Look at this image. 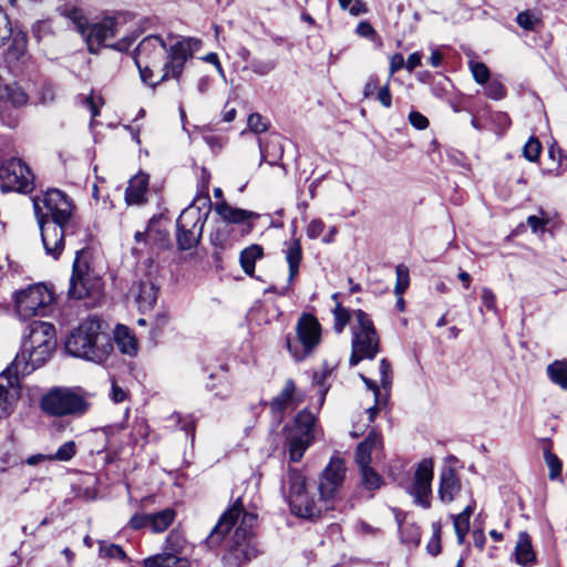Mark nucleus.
Wrapping results in <instances>:
<instances>
[{
  "mask_svg": "<svg viewBox=\"0 0 567 567\" xmlns=\"http://www.w3.org/2000/svg\"><path fill=\"white\" fill-rule=\"evenodd\" d=\"M168 40L148 35L135 50L134 60L141 79L153 87L169 79H179L186 62L202 48L197 38L169 35Z\"/></svg>",
  "mask_w": 567,
  "mask_h": 567,
  "instance_id": "1",
  "label": "nucleus"
},
{
  "mask_svg": "<svg viewBox=\"0 0 567 567\" xmlns=\"http://www.w3.org/2000/svg\"><path fill=\"white\" fill-rule=\"evenodd\" d=\"M256 522L257 515L245 512L239 498L220 517L210 533L212 542H218L233 526L237 525L223 557L225 567H241L258 556L259 549L254 533Z\"/></svg>",
  "mask_w": 567,
  "mask_h": 567,
  "instance_id": "2",
  "label": "nucleus"
},
{
  "mask_svg": "<svg viewBox=\"0 0 567 567\" xmlns=\"http://www.w3.org/2000/svg\"><path fill=\"white\" fill-rule=\"evenodd\" d=\"M41 238L47 255L56 259L64 247V236L71 227L73 205L60 189H49L42 198L33 199Z\"/></svg>",
  "mask_w": 567,
  "mask_h": 567,
  "instance_id": "3",
  "label": "nucleus"
},
{
  "mask_svg": "<svg viewBox=\"0 0 567 567\" xmlns=\"http://www.w3.org/2000/svg\"><path fill=\"white\" fill-rule=\"evenodd\" d=\"M28 329L21 351L9 365V372L30 374L50 358L55 348V329L52 323L33 321Z\"/></svg>",
  "mask_w": 567,
  "mask_h": 567,
  "instance_id": "4",
  "label": "nucleus"
},
{
  "mask_svg": "<svg viewBox=\"0 0 567 567\" xmlns=\"http://www.w3.org/2000/svg\"><path fill=\"white\" fill-rule=\"evenodd\" d=\"M65 350L74 357L103 362L113 350L107 334L101 332L100 322L85 320L65 340Z\"/></svg>",
  "mask_w": 567,
  "mask_h": 567,
  "instance_id": "5",
  "label": "nucleus"
},
{
  "mask_svg": "<svg viewBox=\"0 0 567 567\" xmlns=\"http://www.w3.org/2000/svg\"><path fill=\"white\" fill-rule=\"evenodd\" d=\"M125 24V17L123 14H117L115 17H106L100 22L87 25L83 37L86 40L89 51L96 53L102 44L116 37H120V39L116 42L109 44V47L117 51L128 50L136 37L128 34Z\"/></svg>",
  "mask_w": 567,
  "mask_h": 567,
  "instance_id": "6",
  "label": "nucleus"
},
{
  "mask_svg": "<svg viewBox=\"0 0 567 567\" xmlns=\"http://www.w3.org/2000/svg\"><path fill=\"white\" fill-rule=\"evenodd\" d=\"M351 355L349 364L355 367L362 360H372L380 351V338L370 317L363 310L353 312Z\"/></svg>",
  "mask_w": 567,
  "mask_h": 567,
  "instance_id": "7",
  "label": "nucleus"
},
{
  "mask_svg": "<svg viewBox=\"0 0 567 567\" xmlns=\"http://www.w3.org/2000/svg\"><path fill=\"white\" fill-rule=\"evenodd\" d=\"M281 491L291 507V512L297 516L312 518L321 513L313 497L309 495L306 477L300 471L296 468L288 471L282 481Z\"/></svg>",
  "mask_w": 567,
  "mask_h": 567,
  "instance_id": "8",
  "label": "nucleus"
},
{
  "mask_svg": "<svg viewBox=\"0 0 567 567\" xmlns=\"http://www.w3.org/2000/svg\"><path fill=\"white\" fill-rule=\"evenodd\" d=\"M297 341L287 338V348L292 358L300 362L311 355L321 342V324L310 313H302L296 323Z\"/></svg>",
  "mask_w": 567,
  "mask_h": 567,
  "instance_id": "9",
  "label": "nucleus"
},
{
  "mask_svg": "<svg viewBox=\"0 0 567 567\" xmlns=\"http://www.w3.org/2000/svg\"><path fill=\"white\" fill-rule=\"evenodd\" d=\"M53 300V292L45 285H32L17 292L16 312L22 320L44 317L51 312Z\"/></svg>",
  "mask_w": 567,
  "mask_h": 567,
  "instance_id": "10",
  "label": "nucleus"
},
{
  "mask_svg": "<svg viewBox=\"0 0 567 567\" xmlns=\"http://www.w3.org/2000/svg\"><path fill=\"white\" fill-rule=\"evenodd\" d=\"M316 416L308 410L297 414L293 425L287 431V445L291 462H299L315 440Z\"/></svg>",
  "mask_w": 567,
  "mask_h": 567,
  "instance_id": "11",
  "label": "nucleus"
},
{
  "mask_svg": "<svg viewBox=\"0 0 567 567\" xmlns=\"http://www.w3.org/2000/svg\"><path fill=\"white\" fill-rule=\"evenodd\" d=\"M34 186V176L25 163L17 157L0 163V189L3 193H30Z\"/></svg>",
  "mask_w": 567,
  "mask_h": 567,
  "instance_id": "12",
  "label": "nucleus"
},
{
  "mask_svg": "<svg viewBox=\"0 0 567 567\" xmlns=\"http://www.w3.org/2000/svg\"><path fill=\"white\" fill-rule=\"evenodd\" d=\"M86 255L87 252L84 250L76 251L68 291L70 298L83 299L92 295L99 287V278L90 268Z\"/></svg>",
  "mask_w": 567,
  "mask_h": 567,
  "instance_id": "13",
  "label": "nucleus"
},
{
  "mask_svg": "<svg viewBox=\"0 0 567 567\" xmlns=\"http://www.w3.org/2000/svg\"><path fill=\"white\" fill-rule=\"evenodd\" d=\"M42 409L56 416L82 414L86 411L87 403L70 389H54L42 399Z\"/></svg>",
  "mask_w": 567,
  "mask_h": 567,
  "instance_id": "14",
  "label": "nucleus"
},
{
  "mask_svg": "<svg viewBox=\"0 0 567 567\" xmlns=\"http://www.w3.org/2000/svg\"><path fill=\"white\" fill-rule=\"evenodd\" d=\"M433 477V461L424 458L416 465L412 484L408 488V493L413 497L414 504L425 509L431 507Z\"/></svg>",
  "mask_w": 567,
  "mask_h": 567,
  "instance_id": "15",
  "label": "nucleus"
},
{
  "mask_svg": "<svg viewBox=\"0 0 567 567\" xmlns=\"http://www.w3.org/2000/svg\"><path fill=\"white\" fill-rule=\"evenodd\" d=\"M346 471V464L342 458L338 456L330 458L319 480L318 489L322 501H331L339 494L344 482Z\"/></svg>",
  "mask_w": 567,
  "mask_h": 567,
  "instance_id": "16",
  "label": "nucleus"
},
{
  "mask_svg": "<svg viewBox=\"0 0 567 567\" xmlns=\"http://www.w3.org/2000/svg\"><path fill=\"white\" fill-rule=\"evenodd\" d=\"M22 373L9 372V367L0 373V420L10 416L20 400Z\"/></svg>",
  "mask_w": 567,
  "mask_h": 567,
  "instance_id": "17",
  "label": "nucleus"
},
{
  "mask_svg": "<svg viewBox=\"0 0 567 567\" xmlns=\"http://www.w3.org/2000/svg\"><path fill=\"white\" fill-rule=\"evenodd\" d=\"M360 378L364 382L367 388L369 390H371L373 392V394H374L375 403H374L373 406L368 409L369 420L373 421L374 416L378 413V411L381 408H383L386 404V401H388L389 390H390V386H391V383H392L391 364H390V362L386 359H382L380 361V379H381L380 381H381V385H382V388L384 390V394L381 393L378 384L373 380L367 378L363 374H360Z\"/></svg>",
  "mask_w": 567,
  "mask_h": 567,
  "instance_id": "18",
  "label": "nucleus"
},
{
  "mask_svg": "<svg viewBox=\"0 0 567 567\" xmlns=\"http://www.w3.org/2000/svg\"><path fill=\"white\" fill-rule=\"evenodd\" d=\"M157 290L153 279L147 275L134 281L128 293L134 298L138 310L145 312L153 309L157 299Z\"/></svg>",
  "mask_w": 567,
  "mask_h": 567,
  "instance_id": "19",
  "label": "nucleus"
},
{
  "mask_svg": "<svg viewBox=\"0 0 567 567\" xmlns=\"http://www.w3.org/2000/svg\"><path fill=\"white\" fill-rule=\"evenodd\" d=\"M303 398V393L297 389L295 382L288 379L282 390L272 399L270 403L271 411L281 416L285 412L297 409Z\"/></svg>",
  "mask_w": 567,
  "mask_h": 567,
  "instance_id": "20",
  "label": "nucleus"
},
{
  "mask_svg": "<svg viewBox=\"0 0 567 567\" xmlns=\"http://www.w3.org/2000/svg\"><path fill=\"white\" fill-rule=\"evenodd\" d=\"M209 241L215 248L214 260L216 262L221 261V251L231 248L234 245V227L227 223L218 221L209 234Z\"/></svg>",
  "mask_w": 567,
  "mask_h": 567,
  "instance_id": "21",
  "label": "nucleus"
},
{
  "mask_svg": "<svg viewBox=\"0 0 567 567\" xmlns=\"http://www.w3.org/2000/svg\"><path fill=\"white\" fill-rule=\"evenodd\" d=\"M462 491V484L454 470L446 467L440 473L439 497L442 503L455 501Z\"/></svg>",
  "mask_w": 567,
  "mask_h": 567,
  "instance_id": "22",
  "label": "nucleus"
},
{
  "mask_svg": "<svg viewBox=\"0 0 567 567\" xmlns=\"http://www.w3.org/2000/svg\"><path fill=\"white\" fill-rule=\"evenodd\" d=\"M28 94L18 83L0 84V115L4 121L8 105L20 107L27 104Z\"/></svg>",
  "mask_w": 567,
  "mask_h": 567,
  "instance_id": "23",
  "label": "nucleus"
},
{
  "mask_svg": "<svg viewBox=\"0 0 567 567\" xmlns=\"http://www.w3.org/2000/svg\"><path fill=\"white\" fill-rule=\"evenodd\" d=\"M215 212L221 217L220 223H227L228 225L245 224L246 221L258 217L254 212L233 207L226 202L216 204Z\"/></svg>",
  "mask_w": 567,
  "mask_h": 567,
  "instance_id": "24",
  "label": "nucleus"
},
{
  "mask_svg": "<svg viewBox=\"0 0 567 567\" xmlns=\"http://www.w3.org/2000/svg\"><path fill=\"white\" fill-rule=\"evenodd\" d=\"M148 187V176L137 174L132 177L125 190V200L128 205H141L145 202V195Z\"/></svg>",
  "mask_w": 567,
  "mask_h": 567,
  "instance_id": "25",
  "label": "nucleus"
},
{
  "mask_svg": "<svg viewBox=\"0 0 567 567\" xmlns=\"http://www.w3.org/2000/svg\"><path fill=\"white\" fill-rule=\"evenodd\" d=\"M380 446L381 437L375 432H370L365 440L357 446L355 462L360 470L371 467V454Z\"/></svg>",
  "mask_w": 567,
  "mask_h": 567,
  "instance_id": "26",
  "label": "nucleus"
},
{
  "mask_svg": "<svg viewBox=\"0 0 567 567\" xmlns=\"http://www.w3.org/2000/svg\"><path fill=\"white\" fill-rule=\"evenodd\" d=\"M207 216V214L205 215ZM205 218L198 207L190 205L185 208L177 218V229L195 230L203 234Z\"/></svg>",
  "mask_w": 567,
  "mask_h": 567,
  "instance_id": "27",
  "label": "nucleus"
},
{
  "mask_svg": "<svg viewBox=\"0 0 567 567\" xmlns=\"http://www.w3.org/2000/svg\"><path fill=\"white\" fill-rule=\"evenodd\" d=\"M114 341L120 351L134 357L138 351V342L134 333L126 326L117 324L114 330Z\"/></svg>",
  "mask_w": 567,
  "mask_h": 567,
  "instance_id": "28",
  "label": "nucleus"
},
{
  "mask_svg": "<svg viewBox=\"0 0 567 567\" xmlns=\"http://www.w3.org/2000/svg\"><path fill=\"white\" fill-rule=\"evenodd\" d=\"M515 561L520 566L533 565L536 560V555L533 549L532 540L526 532H520L514 549Z\"/></svg>",
  "mask_w": 567,
  "mask_h": 567,
  "instance_id": "29",
  "label": "nucleus"
},
{
  "mask_svg": "<svg viewBox=\"0 0 567 567\" xmlns=\"http://www.w3.org/2000/svg\"><path fill=\"white\" fill-rule=\"evenodd\" d=\"M189 560L185 557L175 556L163 549L162 553L150 556L143 560L144 567H189Z\"/></svg>",
  "mask_w": 567,
  "mask_h": 567,
  "instance_id": "30",
  "label": "nucleus"
},
{
  "mask_svg": "<svg viewBox=\"0 0 567 567\" xmlns=\"http://www.w3.org/2000/svg\"><path fill=\"white\" fill-rule=\"evenodd\" d=\"M476 507L475 501L471 497L470 503L457 515H452L454 530L458 545L464 544L465 537L470 530V518Z\"/></svg>",
  "mask_w": 567,
  "mask_h": 567,
  "instance_id": "31",
  "label": "nucleus"
},
{
  "mask_svg": "<svg viewBox=\"0 0 567 567\" xmlns=\"http://www.w3.org/2000/svg\"><path fill=\"white\" fill-rule=\"evenodd\" d=\"M264 248L258 244H251L239 254V264L243 271L254 277L256 262L264 258Z\"/></svg>",
  "mask_w": 567,
  "mask_h": 567,
  "instance_id": "32",
  "label": "nucleus"
},
{
  "mask_svg": "<svg viewBox=\"0 0 567 567\" xmlns=\"http://www.w3.org/2000/svg\"><path fill=\"white\" fill-rule=\"evenodd\" d=\"M285 255L289 268L288 281L291 284L299 272V266L302 260V249L299 239H293L289 243Z\"/></svg>",
  "mask_w": 567,
  "mask_h": 567,
  "instance_id": "33",
  "label": "nucleus"
},
{
  "mask_svg": "<svg viewBox=\"0 0 567 567\" xmlns=\"http://www.w3.org/2000/svg\"><path fill=\"white\" fill-rule=\"evenodd\" d=\"M547 375L549 380L560 386L563 390H567V361L556 360L547 367Z\"/></svg>",
  "mask_w": 567,
  "mask_h": 567,
  "instance_id": "34",
  "label": "nucleus"
},
{
  "mask_svg": "<svg viewBox=\"0 0 567 567\" xmlns=\"http://www.w3.org/2000/svg\"><path fill=\"white\" fill-rule=\"evenodd\" d=\"M58 10L60 13L64 17H66L69 20L73 22L76 30L84 35L85 31L87 29L86 18L84 17L81 9L76 7H71L69 4H61L59 6Z\"/></svg>",
  "mask_w": 567,
  "mask_h": 567,
  "instance_id": "35",
  "label": "nucleus"
},
{
  "mask_svg": "<svg viewBox=\"0 0 567 567\" xmlns=\"http://www.w3.org/2000/svg\"><path fill=\"white\" fill-rule=\"evenodd\" d=\"M339 295L333 293L332 299L336 302L334 308L332 310L334 322H333V329L337 333H341L346 326L349 323L351 319V312L349 309L344 308L338 300Z\"/></svg>",
  "mask_w": 567,
  "mask_h": 567,
  "instance_id": "36",
  "label": "nucleus"
},
{
  "mask_svg": "<svg viewBox=\"0 0 567 567\" xmlns=\"http://www.w3.org/2000/svg\"><path fill=\"white\" fill-rule=\"evenodd\" d=\"M175 512L171 508L151 514L150 527L154 533H162L173 523Z\"/></svg>",
  "mask_w": 567,
  "mask_h": 567,
  "instance_id": "37",
  "label": "nucleus"
},
{
  "mask_svg": "<svg viewBox=\"0 0 567 567\" xmlns=\"http://www.w3.org/2000/svg\"><path fill=\"white\" fill-rule=\"evenodd\" d=\"M210 379L218 380V383H207V389L212 392H214L215 396L220 399H227L231 395L233 389L231 384L228 381L227 377L221 373L219 375L212 374Z\"/></svg>",
  "mask_w": 567,
  "mask_h": 567,
  "instance_id": "38",
  "label": "nucleus"
},
{
  "mask_svg": "<svg viewBox=\"0 0 567 567\" xmlns=\"http://www.w3.org/2000/svg\"><path fill=\"white\" fill-rule=\"evenodd\" d=\"M202 238V233L195 230L177 229L176 239L181 250H188L197 246Z\"/></svg>",
  "mask_w": 567,
  "mask_h": 567,
  "instance_id": "39",
  "label": "nucleus"
},
{
  "mask_svg": "<svg viewBox=\"0 0 567 567\" xmlns=\"http://www.w3.org/2000/svg\"><path fill=\"white\" fill-rule=\"evenodd\" d=\"M186 542L184 537L177 532H171L166 538L164 550L174 553L175 556L183 557L185 551Z\"/></svg>",
  "mask_w": 567,
  "mask_h": 567,
  "instance_id": "40",
  "label": "nucleus"
},
{
  "mask_svg": "<svg viewBox=\"0 0 567 567\" xmlns=\"http://www.w3.org/2000/svg\"><path fill=\"white\" fill-rule=\"evenodd\" d=\"M362 484L369 491H374L383 484L382 477L372 468H361Z\"/></svg>",
  "mask_w": 567,
  "mask_h": 567,
  "instance_id": "41",
  "label": "nucleus"
},
{
  "mask_svg": "<svg viewBox=\"0 0 567 567\" xmlns=\"http://www.w3.org/2000/svg\"><path fill=\"white\" fill-rule=\"evenodd\" d=\"M516 22L524 30L534 31L540 24V18L530 10H526L517 14Z\"/></svg>",
  "mask_w": 567,
  "mask_h": 567,
  "instance_id": "42",
  "label": "nucleus"
},
{
  "mask_svg": "<svg viewBox=\"0 0 567 567\" xmlns=\"http://www.w3.org/2000/svg\"><path fill=\"white\" fill-rule=\"evenodd\" d=\"M76 453L74 441H68L62 444L54 454H49V461L68 462Z\"/></svg>",
  "mask_w": 567,
  "mask_h": 567,
  "instance_id": "43",
  "label": "nucleus"
},
{
  "mask_svg": "<svg viewBox=\"0 0 567 567\" xmlns=\"http://www.w3.org/2000/svg\"><path fill=\"white\" fill-rule=\"evenodd\" d=\"M396 274V282L394 287V293L396 296H402L409 287L410 284V274L409 268L404 265H398L395 268Z\"/></svg>",
  "mask_w": 567,
  "mask_h": 567,
  "instance_id": "44",
  "label": "nucleus"
},
{
  "mask_svg": "<svg viewBox=\"0 0 567 567\" xmlns=\"http://www.w3.org/2000/svg\"><path fill=\"white\" fill-rule=\"evenodd\" d=\"M470 70L474 80L478 84H485L489 81V70L483 62L470 61L468 63Z\"/></svg>",
  "mask_w": 567,
  "mask_h": 567,
  "instance_id": "45",
  "label": "nucleus"
},
{
  "mask_svg": "<svg viewBox=\"0 0 567 567\" xmlns=\"http://www.w3.org/2000/svg\"><path fill=\"white\" fill-rule=\"evenodd\" d=\"M542 152L540 142L532 136L523 147V156L529 162H537Z\"/></svg>",
  "mask_w": 567,
  "mask_h": 567,
  "instance_id": "46",
  "label": "nucleus"
},
{
  "mask_svg": "<svg viewBox=\"0 0 567 567\" xmlns=\"http://www.w3.org/2000/svg\"><path fill=\"white\" fill-rule=\"evenodd\" d=\"M545 462L549 468V478L551 481L558 478L561 474L563 464L556 454L550 451L545 452Z\"/></svg>",
  "mask_w": 567,
  "mask_h": 567,
  "instance_id": "47",
  "label": "nucleus"
},
{
  "mask_svg": "<svg viewBox=\"0 0 567 567\" xmlns=\"http://www.w3.org/2000/svg\"><path fill=\"white\" fill-rule=\"evenodd\" d=\"M485 94L493 100H501L505 96L506 90L501 81L493 79L485 83Z\"/></svg>",
  "mask_w": 567,
  "mask_h": 567,
  "instance_id": "48",
  "label": "nucleus"
},
{
  "mask_svg": "<svg viewBox=\"0 0 567 567\" xmlns=\"http://www.w3.org/2000/svg\"><path fill=\"white\" fill-rule=\"evenodd\" d=\"M247 125L249 130L256 134L268 130V122L259 113L250 114L247 120Z\"/></svg>",
  "mask_w": 567,
  "mask_h": 567,
  "instance_id": "49",
  "label": "nucleus"
},
{
  "mask_svg": "<svg viewBox=\"0 0 567 567\" xmlns=\"http://www.w3.org/2000/svg\"><path fill=\"white\" fill-rule=\"evenodd\" d=\"M100 553L104 557L120 559V560H123L126 557L123 549L120 546L114 545V544L101 543L100 544Z\"/></svg>",
  "mask_w": 567,
  "mask_h": 567,
  "instance_id": "50",
  "label": "nucleus"
},
{
  "mask_svg": "<svg viewBox=\"0 0 567 567\" xmlns=\"http://www.w3.org/2000/svg\"><path fill=\"white\" fill-rule=\"evenodd\" d=\"M12 28L7 13L0 7V47L3 45L11 37Z\"/></svg>",
  "mask_w": 567,
  "mask_h": 567,
  "instance_id": "51",
  "label": "nucleus"
},
{
  "mask_svg": "<svg viewBox=\"0 0 567 567\" xmlns=\"http://www.w3.org/2000/svg\"><path fill=\"white\" fill-rule=\"evenodd\" d=\"M374 97L379 101V103L385 107L390 109L392 105V95L390 92V80L388 79L386 82L378 90Z\"/></svg>",
  "mask_w": 567,
  "mask_h": 567,
  "instance_id": "52",
  "label": "nucleus"
},
{
  "mask_svg": "<svg viewBox=\"0 0 567 567\" xmlns=\"http://www.w3.org/2000/svg\"><path fill=\"white\" fill-rule=\"evenodd\" d=\"M382 85L380 84V79L375 74L369 75L364 87H363V99H372L375 93Z\"/></svg>",
  "mask_w": 567,
  "mask_h": 567,
  "instance_id": "53",
  "label": "nucleus"
},
{
  "mask_svg": "<svg viewBox=\"0 0 567 567\" xmlns=\"http://www.w3.org/2000/svg\"><path fill=\"white\" fill-rule=\"evenodd\" d=\"M493 122L498 135H503L511 126L512 122L506 113L497 112L493 115Z\"/></svg>",
  "mask_w": 567,
  "mask_h": 567,
  "instance_id": "54",
  "label": "nucleus"
},
{
  "mask_svg": "<svg viewBox=\"0 0 567 567\" xmlns=\"http://www.w3.org/2000/svg\"><path fill=\"white\" fill-rule=\"evenodd\" d=\"M249 68L258 75H266L275 69V63L272 61L252 60Z\"/></svg>",
  "mask_w": 567,
  "mask_h": 567,
  "instance_id": "55",
  "label": "nucleus"
},
{
  "mask_svg": "<svg viewBox=\"0 0 567 567\" xmlns=\"http://www.w3.org/2000/svg\"><path fill=\"white\" fill-rule=\"evenodd\" d=\"M101 99L95 97L93 93L82 99V105L91 112L92 118L100 114Z\"/></svg>",
  "mask_w": 567,
  "mask_h": 567,
  "instance_id": "56",
  "label": "nucleus"
},
{
  "mask_svg": "<svg viewBox=\"0 0 567 567\" xmlns=\"http://www.w3.org/2000/svg\"><path fill=\"white\" fill-rule=\"evenodd\" d=\"M482 303L487 310L497 312L496 296L489 288H483Z\"/></svg>",
  "mask_w": 567,
  "mask_h": 567,
  "instance_id": "57",
  "label": "nucleus"
},
{
  "mask_svg": "<svg viewBox=\"0 0 567 567\" xmlns=\"http://www.w3.org/2000/svg\"><path fill=\"white\" fill-rule=\"evenodd\" d=\"M172 420H174L176 423L181 424V429L186 432V434L193 433L195 430V423L192 417H183L181 414L176 413L172 415ZM194 437V434H192V439Z\"/></svg>",
  "mask_w": 567,
  "mask_h": 567,
  "instance_id": "58",
  "label": "nucleus"
},
{
  "mask_svg": "<svg viewBox=\"0 0 567 567\" xmlns=\"http://www.w3.org/2000/svg\"><path fill=\"white\" fill-rule=\"evenodd\" d=\"M324 230V223L321 219H313L307 226V235L311 239L318 238Z\"/></svg>",
  "mask_w": 567,
  "mask_h": 567,
  "instance_id": "59",
  "label": "nucleus"
},
{
  "mask_svg": "<svg viewBox=\"0 0 567 567\" xmlns=\"http://www.w3.org/2000/svg\"><path fill=\"white\" fill-rule=\"evenodd\" d=\"M150 522H151V514H135L130 520V526L133 529H141L144 527H148Z\"/></svg>",
  "mask_w": 567,
  "mask_h": 567,
  "instance_id": "60",
  "label": "nucleus"
},
{
  "mask_svg": "<svg viewBox=\"0 0 567 567\" xmlns=\"http://www.w3.org/2000/svg\"><path fill=\"white\" fill-rule=\"evenodd\" d=\"M409 121L417 130H424L429 126V120L416 111L410 113Z\"/></svg>",
  "mask_w": 567,
  "mask_h": 567,
  "instance_id": "61",
  "label": "nucleus"
},
{
  "mask_svg": "<svg viewBox=\"0 0 567 567\" xmlns=\"http://www.w3.org/2000/svg\"><path fill=\"white\" fill-rule=\"evenodd\" d=\"M403 66H405L404 58L401 53H395L390 59V68H389V76L388 79L391 80L394 73H396L399 70H401Z\"/></svg>",
  "mask_w": 567,
  "mask_h": 567,
  "instance_id": "62",
  "label": "nucleus"
},
{
  "mask_svg": "<svg viewBox=\"0 0 567 567\" xmlns=\"http://www.w3.org/2000/svg\"><path fill=\"white\" fill-rule=\"evenodd\" d=\"M434 527V535L432 540L427 544V550L433 556H436L441 551V544H440V525H433Z\"/></svg>",
  "mask_w": 567,
  "mask_h": 567,
  "instance_id": "63",
  "label": "nucleus"
},
{
  "mask_svg": "<svg viewBox=\"0 0 567 567\" xmlns=\"http://www.w3.org/2000/svg\"><path fill=\"white\" fill-rule=\"evenodd\" d=\"M126 391L117 385L115 381L112 382L111 399L115 403H121L126 399Z\"/></svg>",
  "mask_w": 567,
  "mask_h": 567,
  "instance_id": "64",
  "label": "nucleus"
}]
</instances>
